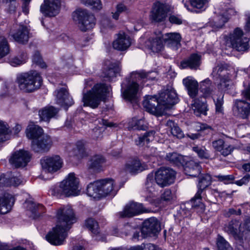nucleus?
<instances>
[{
  "mask_svg": "<svg viewBox=\"0 0 250 250\" xmlns=\"http://www.w3.org/2000/svg\"><path fill=\"white\" fill-rule=\"evenodd\" d=\"M57 225L46 236L50 244L55 246L63 244L67 232L76 222L77 217L73 208L69 206L60 208L57 213Z\"/></svg>",
  "mask_w": 250,
  "mask_h": 250,
  "instance_id": "1",
  "label": "nucleus"
},
{
  "mask_svg": "<svg viewBox=\"0 0 250 250\" xmlns=\"http://www.w3.org/2000/svg\"><path fill=\"white\" fill-rule=\"evenodd\" d=\"M155 72H146L144 70L132 72L128 78H126L121 84L122 94L124 98L131 103H136L139 90L138 82L154 80L157 76Z\"/></svg>",
  "mask_w": 250,
  "mask_h": 250,
  "instance_id": "2",
  "label": "nucleus"
},
{
  "mask_svg": "<svg viewBox=\"0 0 250 250\" xmlns=\"http://www.w3.org/2000/svg\"><path fill=\"white\" fill-rule=\"evenodd\" d=\"M176 172L169 167H162L155 173V178L152 173L147 176L145 183L146 188L150 192L154 191L156 183L161 187L168 186L174 183Z\"/></svg>",
  "mask_w": 250,
  "mask_h": 250,
  "instance_id": "3",
  "label": "nucleus"
},
{
  "mask_svg": "<svg viewBox=\"0 0 250 250\" xmlns=\"http://www.w3.org/2000/svg\"><path fill=\"white\" fill-rule=\"evenodd\" d=\"M110 89V86L104 83H100L95 84L91 89L83 93V105L88 106L92 108H97L101 102L105 99Z\"/></svg>",
  "mask_w": 250,
  "mask_h": 250,
  "instance_id": "4",
  "label": "nucleus"
},
{
  "mask_svg": "<svg viewBox=\"0 0 250 250\" xmlns=\"http://www.w3.org/2000/svg\"><path fill=\"white\" fill-rule=\"evenodd\" d=\"M16 82L20 90L24 92L31 93L40 88L42 79L39 72L32 70L18 74Z\"/></svg>",
  "mask_w": 250,
  "mask_h": 250,
  "instance_id": "5",
  "label": "nucleus"
},
{
  "mask_svg": "<svg viewBox=\"0 0 250 250\" xmlns=\"http://www.w3.org/2000/svg\"><path fill=\"white\" fill-rule=\"evenodd\" d=\"M52 194L65 196L78 195L80 192L79 179L75 176L74 173H70L59 186L55 187L52 190Z\"/></svg>",
  "mask_w": 250,
  "mask_h": 250,
  "instance_id": "6",
  "label": "nucleus"
},
{
  "mask_svg": "<svg viewBox=\"0 0 250 250\" xmlns=\"http://www.w3.org/2000/svg\"><path fill=\"white\" fill-rule=\"evenodd\" d=\"M73 19L78 21L82 31L92 28L95 24L94 16L86 9H78L73 14Z\"/></svg>",
  "mask_w": 250,
  "mask_h": 250,
  "instance_id": "7",
  "label": "nucleus"
},
{
  "mask_svg": "<svg viewBox=\"0 0 250 250\" xmlns=\"http://www.w3.org/2000/svg\"><path fill=\"white\" fill-rule=\"evenodd\" d=\"M181 37L180 34L177 33H167L163 35L161 32L158 31L155 33L154 37L149 39L151 47H155L167 43L168 44H175L178 45L181 41Z\"/></svg>",
  "mask_w": 250,
  "mask_h": 250,
  "instance_id": "8",
  "label": "nucleus"
},
{
  "mask_svg": "<svg viewBox=\"0 0 250 250\" xmlns=\"http://www.w3.org/2000/svg\"><path fill=\"white\" fill-rule=\"evenodd\" d=\"M243 31L236 28L232 34L224 37V45L227 47H248L250 46L249 40L247 38H242Z\"/></svg>",
  "mask_w": 250,
  "mask_h": 250,
  "instance_id": "9",
  "label": "nucleus"
},
{
  "mask_svg": "<svg viewBox=\"0 0 250 250\" xmlns=\"http://www.w3.org/2000/svg\"><path fill=\"white\" fill-rule=\"evenodd\" d=\"M143 104L147 112L156 116H161L165 112V107L160 104L156 96H146Z\"/></svg>",
  "mask_w": 250,
  "mask_h": 250,
  "instance_id": "10",
  "label": "nucleus"
},
{
  "mask_svg": "<svg viewBox=\"0 0 250 250\" xmlns=\"http://www.w3.org/2000/svg\"><path fill=\"white\" fill-rule=\"evenodd\" d=\"M41 164L45 172L53 173L61 168L62 162L59 155H53L42 158Z\"/></svg>",
  "mask_w": 250,
  "mask_h": 250,
  "instance_id": "11",
  "label": "nucleus"
},
{
  "mask_svg": "<svg viewBox=\"0 0 250 250\" xmlns=\"http://www.w3.org/2000/svg\"><path fill=\"white\" fill-rule=\"evenodd\" d=\"M52 145L51 137L45 134L39 138L32 140L31 143V149L35 152L45 153L48 152Z\"/></svg>",
  "mask_w": 250,
  "mask_h": 250,
  "instance_id": "12",
  "label": "nucleus"
},
{
  "mask_svg": "<svg viewBox=\"0 0 250 250\" xmlns=\"http://www.w3.org/2000/svg\"><path fill=\"white\" fill-rule=\"evenodd\" d=\"M161 230L160 224L155 217H151L146 220L143 224L141 232L144 237L153 236Z\"/></svg>",
  "mask_w": 250,
  "mask_h": 250,
  "instance_id": "13",
  "label": "nucleus"
},
{
  "mask_svg": "<svg viewBox=\"0 0 250 250\" xmlns=\"http://www.w3.org/2000/svg\"><path fill=\"white\" fill-rule=\"evenodd\" d=\"M60 7V0H44L41 6L40 10L45 16L52 17L59 14Z\"/></svg>",
  "mask_w": 250,
  "mask_h": 250,
  "instance_id": "14",
  "label": "nucleus"
},
{
  "mask_svg": "<svg viewBox=\"0 0 250 250\" xmlns=\"http://www.w3.org/2000/svg\"><path fill=\"white\" fill-rule=\"evenodd\" d=\"M169 10L170 7L169 5L156 2L154 4L150 18L152 21L155 22L163 21L166 19L167 14Z\"/></svg>",
  "mask_w": 250,
  "mask_h": 250,
  "instance_id": "15",
  "label": "nucleus"
},
{
  "mask_svg": "<svg viewBox=\"0 0 250 250\" xmlns=\"http://www.w3.org/2000/svg\"><path fill=\"white\" fill-rule=\"evenodd\" d=\"M30 158L31 155L28 151L21 149L13 154L9 162L15 167H24L30 161Z\"/></svg>",
  "mask_w": 250,
  "mask_h": 250,
  "instance_id": "16",
  "label": "nucleus"
},
{
  "mask_svg": "<svg viewBox=\"0 0 250 250\" xmlns=\"http://www.w3.org/2000/svg\"><path fill=\"white\" fill-rule=\"evenodd\" d=\"M158 99L160 104L165 107V110L171 108L178 102L177 94L172 89H166L162 92L159 95Z\"/></svg>",
  "mask_w": 250,
  "mask_h": 250,
  "instance_id": "17",
  "label": "nucleus"
},
{
  "mask_svg": "<svg viewBox=\"0 0 250 250\" xmlns=\"http://www.w3.org/2000/svg\"><path fill=\"white\" fill-rule=\"evenodd\" d=\"M145 212L141 204L130 202L127 204L124 210L119 213L120 217H131Z\"/></svg>",
  "mask_w": 250,
  "mask_h": 250,
  "instance_id": "18",
  "label": "nucleus"
},
{
  "mask_svg": "<svg viewBox=\"0 0 250 250\" xmlns=\"http://www.w3.org/2000/svg\"><path fill=\"white\" fill-rule=\"evenodd\" d=\"M107 67L103 70V76L107 81H111L116 78L121 70V66L119 62H111L109 61L105 62Z\"/></svg>",
  "mask_w": 250,
  "mask_h": 250,
  "instance_id": "19",
  "label": "nucleus"
},
{
  "mask_svg": "<svg viewBox=\"0 0 250 250\" xmlns=\"http://www.w3.org/2000/svg\"><path fill=\"white\" fill-rule=\"evenodd\" d=\"M147 168V165L144 162H141L138 158H134L128 161L125 167L126 171L134 175Z\"/></svg>",
  "mask_w": 250,
  "mask_h": 250,
  "instance_id": "20",
  "label": "nucleus"
},
{
  "mask_svg": "<svg viewBox=\"0 0 250 250\" xmlns=\"http://www.w3.org/2000/svg\"><path fill=\"white\" fill-rule=\"evenodd\" d=\"M233 110L243 119H247L250 115V103L243 100H236L234 102Z\"/></svg>",
  "mask_w": 250,
  "mask_h": 250,
  "instance_id": "21",
  "label": "nucleus"
},
{
  "mask_svg": "<svg viewBox=\"0 0 250 250\" xmlns=\"http://www.w3.org/2000/svg\"><path fill=\"white\" fill-rule=\"evenodd\" d=\"M55 93L57 104L61 106H71L73 104V99L66 88H61L55 91Z\"/></svg>",
  "mask_w": 250,
  "mask_h": 250,
  "instance_id": "22",
  "label": "nucleus"
},
{
  "mask_svg": "<svg viewBox=\"0 0 250 250\" xmlns=\"http://www.w3.org/2000/svg\"><path fill=\"white\" fill-rule=\"evenodd\" d=\"M106 160L101 155H95L92 156L87 164L88 170L90 172H99L103 170V167Z\"/></svg>",
  "mask_w": 250,
  "mask_h": 250,
  "instance_id": "23",
  "label": "nucleus"
},
{
  "mask_svg": "<svg viewBox=\"0 0 250 250\" xmlns=\"http://www.w3.org/2000/svg\"><path fill=\"white\" fill-rule=\"evenodd\" d=\"M214 149L221 153V155L226 157L230 154L234 149V147L230 145L225 144L222 139H218L212 143Z\"/></svg>",
  "mask_w": 250,
  "mask_h": 250,
  "instance_id": "24",
  "label": "nucleus"
},
{
  "mask_svg": "<svg viewBox=\"0 0 250 250\" xmlns=\"http://www.w3.org/2000/svg\"><path fill=\"white\" fill-rule=\"evenodd\" d=\"M201 56L197 53L191 54L189 57L181 62L180 67L196 69L201 64Z\"/></svg>",
  "mask_w": 250,
  "mask_h": 250,
  "instance_id": "25",
  "label": "nucleus"
},
{
  "mask_svg": "<svg viewBox=\"0 0 250 250\" xmlns=\"http://www.w3.org/2000/svg\"><path fill=\"white\" fill-rule=\"evenodd\" d=\"M133 44V40L124 32L116 34L112 42L113 47H130Z\"/></svg>",
  "mask_w": 250,
  "mask_h": 250,
  "instance_id": "26",
  "label": "nucleus"
},
{
  "mask_svg": "<svg viewBox=\"0 0 250 250\" xmlns=\"http://www.w3.org/2000/svg\"><path fill=\"white\" fill-rule=\"evenodd\" d=\"M15 199L14 197L7 193L0 197V213L5 214L8 212L14 205Z\"/></svg>",
  "mask_w": 250,
  "mask_h": 250,
  "instance_id": "27",
  "label": "nucleus"
},
{
  "mask_svg": "<svg viewBox=\"0 0 250 250\" xmlns=\"http://www.w3.org/2000/svg\"><path fill=\"white\" fill-rule=\"evenodd\" d=\"M59 109L53 106H47L39 112L41 120L49 122L50 119L56 118L58 114Z\"/></svg>",
  "mask_w": 250,
  "mask_h": 250,
  "instance_id": "28",
  "label": "nucleus"
},
{
  "mask_svg": "<svg viewBox=\"0 0 250 250\" xmlns=\"http://www.w3.org/2000/svg\"><path fill=\"white\" fill-rule=\"evenodd\" d=\"M183 83L187 89L189 96L192 98H195L198 91L197 82L188 77L183 79Z\"/></svg>",
  "mask_w": 250,
  "mask_h": 250,
  "instance_id": "29",
  "label": "nucleus"
},
{
  "mask_svg": "<svg viewBox=\"0 0 250 250\" xmlns=\"http://www.w3.org/2000/svg\"><path fill=\"white\" fill-rule=\"evenodd\" d=\"M100 182V188L103 196H105L108 194L115 195L116 191L114 190V182L112 179H105L98 181Z\"/></svg>",
  "mask_w": 250,
  "mask_h": 250,
  "instance_id": "30",
  "label": "nucleus"
},
{
  "mask_svg": "<svg viewBox=\"0 0 250 250\" xmlns=\"http://www.w3.org/2000/svg\"><path fill=\"white\" fill-rule=\"evenodd\" d=\"M201 167L198 162L190 161L184 167L185 173L191 177H196L201 173Z\"/></svg>",
  "mask_w": 250,
  "mask_h": 250,
  "instance_id": "31",
  "label": "nucleus"
},
{
  "mask_svg": "<svg viewBox=\"0 0 250 250\" xmlns=\"http://www.w3.org/2000/svg\"><path fill=\"white\" fill-rule=\"evenodd\" d=\"M194 100V103L192 104L194 113L196 116H200L201 114L206 115L207 111V105L206 104V99L205 98H200Z\"/></svg>",
  "mask_w": 250,
  "mask_h": 250,
  "instance_id": "32",
  "label": "nucleus"
},
{
  "mask_svg": "<svg viewBox=\"0 0 250 250\" xmlns=\"http://www.w3.org/2000/svg\"><path fill=\"white\" fill-rule=\"evenodd\" d=\"M27 137L32 140L39 138L44 135L43 130L38 125L30 124L26 129Z\"/></svg>",
  "mask_w": 250,
  "mask_h": 250,
  "instance_id": "33",
  "label": "nucleus"
},
{
  "mask_svg": "<svg viewBox=\"0 0 250 250\" xmlns=\"http://www.w3.org/2000/svg\"><path fill=\"white\" fill-rule=\"evenodd\" d=\"M100 182L98 181L90 183L87 187V194L91 197L95 199H100L103 197L101 193Z\"/></svg>",
  "mask_w": 250,
  "mask_h": 250,
  "instance_id": "34",
  "label": "nucleus"
},
{
  "mask_svg": "<svg viewBox=\"0 0 250 250\" xmlns=\"http://www.w3.org/2000/svg\"><path fill=\"white\" fill-rule=\"evenodd\" d=\"M72 156H76L78 158H82L87 155L85 142L83 141H78L76 142L75 147L70 152Z\"/></svg>",
  "mask_w": 250,
  "mask_h": 250,
  "instance_id": "35",
  "label": "nucleus"
},
{
  "mask_svg": "<svg viewBox=\"0 0 250 250\" xmlns=\"http://www.w3.org/2000/svg\"><path fill=\"white\" fill-rule=\"evenodd\" d=\"M29 30L27 27L24 25H20L17 32L13 35L15 41L23 43L27 42L29 36Z\"/></svg>",
  "mask_w": 250,
  "mask_h": 250,
  "instance_id": "36",
  "label": "nucleus"
},
{
  "mask_svg": "<svg viewBox=\"0 0 250 250\" xmlns=\"http://www.w3.org/2000/svg\"><path fill=\"white\" fill-rule=\"evenodd\" d=\"M155 134V131L154 130H150L145 133L143 135L139 136L135 140L136 145L143 146L145 144H147L153 140Z\"/></svg>",
  "mask_w": 250,
  "mask_h": 250,
  "instance_id": "37",
  "label": "nucleus"
},
{
  "mask_svg": "<svg viewBox=\"0 0 250 250\" xmlns=\"http://www.w3.org/2000/svg\"><path fill=\"white\" fill-rule=\"evenodd\" d=\"M28 208L32 213V216L34 219L39 218L45 212V208L42 205L31 202L29 204Z\"/></svg>",
  "mask_w": 250,
  "mask_h": 250,
  "instance_id": "38",
  "label": "nucleus"
},
{
  "mask_svg": "<svg viewBox=\"0 0 250 250\" xmlns=\"http://www.w3.org/2000/svg\"><path fill=\"white\" fill-rule=\"evenodd\" d=\"M211 177L208 174L201 175L199 178L198 184L197 185L198 191L203 192L207 188L211 185Z\"/></svg>",
  "mask_w": 250,
  "mask_h": 250,
  "instance_id": "39",
  "label": "nucleus"
},
{
  "mask_svg": "<svg viewBox=\"0 0 250 250\" xmlns=\"http://www.w3.org/2000/svg\"><path fill=\"white\" fill-rule=\"evenodd\" d=\"M200 91L203 93V96L201 98H205L209 97L213 91V86L211 85V81L206 79L201 83Z\"/></svg>",
  "mask_w": 250,
  "mask_h": 250,
  "instance_id": "40",
  "label": "nucleus"
},
{
  "mask_svg": "<svg viewBox=\"0 0 250 250\" xmlns=\"http://www.w3.org/2000/svg\"><path fill=\"white\" fill-rule=\"evenodd\" d=\"M166 159L170 163L177 166L183 165L185 162L183 156L176 152L167 153Z\"/></svg>",
  "mask_w": 250,
  "mask_h": 250,
  "instance_id": "41",
  "label": "nucleus"
},
{
  "mask_svg": "<svg viewBox=\"0 0 250 250\" xmlns=\"http://www.w3.org/2000/svg\"><path fill=\"white\" fill-rule=\"evenodd\" d=\"M11 132L8 125L0 121V143L8 140Z\"/></svg>",
  "mask_w": 250,
  "mask_h": 250,
  "instance_id": "42",
  "label": "nucleus"
},
{
  "mask_svg": "<svg viewBox=\"0 0 250 250\" xmlns=\"http://www.w3.org/2000/svg\"><path fill=\"white\" fill-rule=\"evenodd\" d=\"M146 127L145 121L143 119L138 120L135 118H133L128 122L129 129L145 130Z\"/></svg>",
  "mask_w": 250,
  "mask_h": 250,
  "instance_id": "43",
  "label": "nucleus"
},
{
  "mask_svg": "<svg viewBox=\"0 0 250 250\" xmlns=\"http://www.w3.org/2000/svg\"><path fill=\"white\" fill-rule=\"evenodd\" d=\"M239 226V223L236 220L230 221L224 228L225 231L230 234L235 238L237 236V228Z\"/></svg>",
  "mask_w": 250,
  "mask_h": 250,
  "instance_id": "44",
  "label": "nucleus"
},
{
  "mask_svg": "<svg viewBox=\"0 0 250 250\" xmlns=\"http://www.w3.org/2000/svg\"><path fill=\"white\" fill-rule=\"evenodd\" d=\"M202 192L198 191L195 194L194 197L190 200L192 207L193 208H199L201 210L205 209V206L202 202Z\"/></svg>",
  "mask_w": 250,
  "mask_h": 250,
  "instance_id": "45",
  "label": "nucleus"
},
{
  "mask_svg": "<svg viewBox=\"0 0 250 250\" xmlns=\"http://www.w3.org/2000/svg\"><path fill=\"white\" fill-rule=\"evenodd\" d=\"M213 101L215 105L216 112L218 113H223L224 104V94L219 93L218 95L213 97Z\"/></svg>",
  "mask_w": 250,
  "mask_h": 250,
  "instance_id": "46",
  "label": "nucleus"
},
{
  "mask_svg": "<svg viewBox=\"0 0 250 250\" xmlns=\"http://www.w3.org/2000/svg\"><path fill=\"white\" fill-rule=\"evenodd\" d=\"M249 48H221L222 55L234 56L237 57L238 52L247 51Z\"/></svg>",
  "mask_w": 250,
  "mask_h": 250,
  "instance_id": "47",
  "label": "nucleus"
},
{
  "mask_svg": "<svg viewBox=\"0 0 250 250\" xmlns=\"http://www.w3.org/2000/svg\"><path fill=\"white\" fill-rule=\"evenodd\" d=\"M85 226L95 235H97L99 232V228L98 222L93 218H89L86 220Z\"/></svg>",
  "mask_w": 250,
  "mask_h": 250,
  "instance_id": "48",
  "label": "nucleus"
},
{
  "mask_svg": "<svg viewBox=\"0 0 250 250\" xmlns=\"http://www.w3.org/2000/svg\"><path fill=\"white\" fill-rule=\"evenodd\" d=\"M81 2L86 6H91L94 10H100L102 8L101 0H81Z\"/></svg>",
  "mask_w": 250,
  "mask_h": 250,
  "instance_id": "49",
  "label": "nucleus"
},
{
  "mask_svg": "<svg viewBox=\"0 0 250 250\" xmlns=\"http://www.w3.org/2000/svg\"><path fill=\"white\" fill-rule=\"evenodd\" d=\"M233 10L232 9H229L226 12H224L221 13V18L219 19L218 22H216V24L215 26L217 28H222L224 24L227 22L229 19V15H231V13H233Z\"/></svg>",
  "mask_w": 250,
  "mask_h": 250,
  "instance_id": "50",
  "label": "nucleus"
},
{
  "mask_svg": "<svg viewBox=\"0 0 250 250\" xmlns=\"http://www.w3.org/2000/svg\"><path fill=\"white\" fill-rule=\"evenodd\" d=\"M216 244L218 250H232L229 243L220 235L218 236Z\"/></svg>",
  "mask_w": 250,
  "mask_h": 250,
  "instance_id": "51",
  "label": "nucleus"
},
{
  "mask_svg": "<svg viewBox=\"0 0 250 250\" xmlns=\"http://www.w3.org/2000/svg\"><path fill=\"white\" fill-rule=\"evenodd\" d=\"M229 65L227 63H219L217 66L213 68L212 75L213 77L217 78V75L220 76L221 72L224 71H227L229 68Z\"/></svg>",
  "mask_w": 250,
  "mask_h": 250,
  "instance_id": "52",
  "label": "nucleus"
},
{
  "mask_svg": "<svg viewBox=\"0 0 250 250\" xmlns=\"http://www.w3.org/2000/svg\"><path fill=\"white\" fill-rule=\"evenodd\" d=\"M111 250H122L121 248H113ZM128 250H155V246L151 244L137 246L130 248Z\"/></svg>",
  "mask_w": 250,
  "mask_h": 250,
  "instance_id": "53",
  "label": "nucleus"
},
{
  "mask_svg": "<svg viewBox=\"0 0 250 250\" xmlns=\"http://www.w3.org/2000/svg\"><path fill=\"white\" fill-rule=\"evenodd\" d=\"M33 62L39 65L41 68H45L47 67L46 63L42 61L41 54L38 51H36L32 57Z\"/></svg>",
  "mask_w": 250,
  "mask_h": 250,
  "instance_id": "54",
  "label": "nucleus"
},
{
  "mask_svg": "<svg viewBox=\"0 0 250 250\" xmlns=\"http://www.w3.org/2000/svg\"><path fill=\"white\" fill-rule=\"evenodd\" d=\"M193 150L196 152L199 157L201 159H208L210 157V155L208 151L205 148L195 146L193 147Z\"/></svg>",
  "mask_w": 250,
  "mask_h": 250,
  "instance_id": "55",
  "label": "nucleus"
},
{
  "mask_svg": "<svg viewBox=\"0 0 250 250\" xmlns=\"http://www.w3.org/2000/svg\"><path fill=\"white\" fill-rule=\"evenodd\" d=\"M219 78L220 82L219 84L220 85L221 87L227 88L229 86V84L227 83L229 82L230 80V75L226 72L225 74L223 75L221 74L220 76L217 75V78Z\"/></svg>",
  "mask_w": 250,
  "mask_h": 250,
  "instance_id": "56",
  "label": "nucleus"
},
{
  "mask_svg": "<svg viewBox=\"0 0 250 250\" xmlns=\"http://www.w3.org/2000/svg\"><path fill=\"white\" fill-rule=\"evenodd\" d=\"M127 10V7L124 4L120 3L116 6V11L115 12H112V18L117 20L119 19V15L121 13Z\"/></svg>",
  "mask_w": 250,
  "mask_h": 250,
  "instance_id": "57",
  "label": "nucleus"
},
{
  "mask_svg": "<svg viewBox=\"0 0 250 250\" xmlns=\"http://www.w3.org/2000/svg\"><path fill=\"white\" fill-rule=\"evenodd\" d=\"M191 5L197 9H205L208 0H189Z\"/></svg>",
  "mask_w": 250,
  "mask_h": 250,
  "instance_id": "58",
  "label": "nucleus"
},
{
  "mask_svg": "<svg viewBox=\"0 0 250 250\" xmlns=\"http://www.w3.org/2000/svg\"><path fill=\"white\" fill-rule=\"evenodd\" d=\"M218 180L223 182L225 184H228L232 183L234 180V176L233 175H219L216 176Z\"/></svg>",
  "mask_w": 250,
  "mask_h": 250,
  "instance_id": "59",
  "label": "nucleus"
},
{
  "mask_svg": "<svg viewBox=\"0 0 250 250\" xmlns=\"http://www.w3.org/2000/svg\"><path fill=\"white\" fill-rule=\"evenodd\" d=\"M171 134L177 138L181 139L184 137V134L182 130L177 125L172 128L171 130Z\"/></svg>",
  "mask_w": 250,
  "mask_h": 250,
  "instance_id": "60",
  "label": "nucleus"
},
{
  "mask_svg": "<svg viewBox=\"0 0 250 250\" xmlns=\"http://www.w3.org/2000/svg\"><path fill=\"white\" fill-rule=\"evenodd\" d=\"M161 198L164 201H169L173 199V195L171 190L167 188L165 190L164 193L162 194Z\"/></svg>",
  "mask_w": 250,
  "mask_h": 250,
  "instance_id": "61",
  "label": "nucleus"
},
{
  "mask_svg": "<svg viewBox=\"0 0 250 250\" xmlns=\"http://www.w3.org/2000/svg\"><path fill=\"white\" fill-rule=\"evenodd\" d=\"M169 21L172 24H181L183 22L182 18L180 16L178 15H170L169 17Z\"/></svg>",
  "mask_w": 250,
  "mask_h": 250,
  "instance_id": "62",
  "label": "nucleus"
},
{
  "mask_svg": "<svg viewBox=\"0 0 250 250\" xmlns=\"http://www.w3.org/2000/svg\"><path fill=\"white\" fill-rule=\"evenodd\" d=\"M250 181V174H247L242 179L236 181L235 184L238 186H241L243 185H246Z\"/></svg>",
  "mask_w": 250,
  "mask_h": 250,
  "instance_id": "63",
  "label": "nucleus"
},
{
  "mask_svg": "<svg viewBox=\"0 0 250 250\" xmlns=\"http://www.w3.org/2000/svg\"><path fill=\"white\" fill-rule=\"evenodd\" d=\"M244 88L242 90L241 94L246 99L250 101V85L244 84Z\"/></svg>",
  "mask_w": 250,
  "mask_h": 250,
  "instance_id": "64",
  "label": "nucleus"
}]
</instances>
